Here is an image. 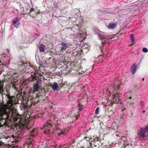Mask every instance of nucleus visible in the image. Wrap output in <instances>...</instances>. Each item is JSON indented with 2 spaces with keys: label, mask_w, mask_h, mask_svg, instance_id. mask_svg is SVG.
Masks as SVG:
<instances>
[{
  "label": "nucleus",
  "mask_w": 148,
  "mask_h": 148,
  "mask_svg": "<svg viewBox=\"0 0 148 148\" xmlns=\"http://www.w3.org/2000/svg\"><path fill=\"white\" fill-rule=\"evenodd\" d=\"M53 121L51 120H49L45 124L44 126V129L45 133L51 134L55 133V134L59 135L63 133V130L60 129L56 128L53 130L52 128Z\"/></svg>",
  "instance_id": "f257e3e1"
},
{
  "label": "nucleus",
  "mask_w": 148,
  "mask_h": 148,
  "mask_svg": "<svg viewBox=\"0 0 148 148\" xmlns=\"http://www.w3.org/2000/svg\"><path fill=\"white\" fill-rule=\"evenodd\" d=\"M0 111V129H3L10 126V120L8 119L7 113L5 112L3 109Z\"/></svg>",
  "instance_id": "f03ea898"
},
{
  "label": "nucleus",
  "mask_w": 148,
  "mask_h": 148,
  "mask_svg": "<svg viewBox=\"0 0 148 148\" xmlns=\"http://www.w3.org/2000/svg\"><path fill=\"white\" fill-rule=\"evenodd\" d=\"M8 100L7 102V104L5 105H2L0 106V111L2 109L5 111V112H6L7 115L8 116V119L10 120V108L13 105L14 103L13 99H14V97L11 96L9 95L7 96Z\"/></svg>",
  "instance_id": "7ed1b4c3"
},
{
  "label": "nucleus",
  "mask_w": 148,
  "mask_h": 148,
  "mask_svg": "<svg viewBox=\"0 0 148 148\" xmlns=\"http://www.w3.org/2000/svg\"><path fill=\"white\" fill-rule=\"evenodd\" d=\"M45 97L42 96H38L36 93L32 91L29 94V97L27 98V99H30L32 104H36L39 101H42L44 99Z\"/></svg>",
  "instance_id": "20e7f679"
},
{
  "label": "nucleus",
  "mask_w": 148,
  "mask_h": 148,
  "mask_svg": "<svg viewBox=\"0 0 148 148\" xmlns=\"http://www.w3.org/2000/svg\"><path fill=\"white\" fill-rule=\"evenodd\" d=\"M37 133V130L36 129L34 128L32 131L30 133V135L29 136V139L31 140L29 142V144H32L33 141V138L36 134Z\"/></svg>",
  "instance_id": "39448f33"
},
{
  "label": "nucleus",
  "mask_w": 148,
  "mask_h": 148,
  "mask_svg": "<svg viewBox=\"0 0 148 148\" xmlns=\"http://www.w3.org/2000/svg\"><path fill=\"white\" fill-rule=\"evenodd\" d=\"M65 85L66 86V84L65 83L62 84H60L59 86H58L56 82H54L53 84H51L50 85V86L52 87L53 90L54 91L56 90L58 88L60 89L63 87Z\"/></svg>",
  "instance_id": "423d86ee"
},
{
  "label": "nucleus",
  "mask_w": 148,
  "mask_h": 148,
  "mask_svg": "<svg viewBox=\"0 0 148 148\" xmlns=\"http://www.w3.org/2000/svg\"><path fill=\"white\" fill-rule=\"evenodd\" d=\"M12 113L11 117L14 121H17L18 119L20 120L21 116L18 113H17L16 112H12Z\"/></svg>",
  "instance_id": "0eeeda50"
},
{
  "label": "nucleus",
  "mask_w": 148,
  "mask_h": 148,
  "mask_svg": "<svg viewBox=\"0 0 148 148\" xmlns=\"http://www.w3.org/2000/svg\"><path fill=\"white\" fill-rule=\"evenodd\" d=\"M121 95V94L120 93H116V94H115L114 93V94L113 95V98L112 99L113 102L114 103H117L119 100V97Z\"/></svg>",
  "instance_id": "6e6552de"
},
{
  "label": "nucleus",
  "mask_w": 148,
  "mask_h": 148,
  "mask_svg": "<svg viewBox=\"0 0 148 148\" xmlns=\"http://www.w3.org/2000/svg\"><path fill=\"white\" fill-rule=\"evenodd\" d=\"M38 82H37L33 86L34 88V90H29L28 92V95L29 97V94L31 91H33L34 92H38V91L40 90V86H39V84L37 83Z\"/></svg>",
  "instance_id": "1a4fd4ad"
},
{
  "label": "nucleus",
  "mask_w": 148,
  "mask_h": 148,
  "mask_svg": "<svg viewBox=\"0 0 148 148\" xmlns=\"http://www.w3.org/2000/svg\"><path fill=\"white\" fill-rule=\"evenodd\" d=\"M60 45L61 49L60 51L61 52H63L65 51L67 47H68V44L62 42Z\"/></svg>",
  "instance_id": "9d476101"
},
{
  "label": "nucleus",
  "mask_w": 148,
  "mask_h": 148,
  "mask_svg": "<svg viewBox=\"0 0 148 148\" xmlns=\"http://www.w3.org/2000/svg\"><path fill=\"white\" fill-rule=\"evenodd\" d=\"M38 47L40 52H44L46 49L45 45L42 44H39Z\"/></svg>",
  "instance_id": "9b49d317"
},
{
  "label": "nucleus",
  "mask_w": 148,
  "mask_h": 148,
  "mask_svg": "<svg viewBox=\"0 0 148 148\" xmlns=\"http://www.w3.org/2000/svg\"><path fill=\"white\" fill-rule=\"evenodd\" d=\"M12 23L16 28H17L19 27L20 23L17 18H14L12 21Z\"/></svg>",
  "instance_id": "f8f14e48"
},
{
  "label": "nucleus",
  "mask_w": 148,
  "mask_h": 148,
  "mask_svg": "<svg viewBox=\"0 0 148 148\" xmlns=\"http://www.w3.org/2000/svg\"><path fill=\"white\" fill-rule=\"evenodd\" d=\"M99 141L97 139L93 140V141H91V145H93L92 147H99V143L98 142Z\"/></svg>",
  "instance_id": "ddd939ff"
},
{
  "label": "nucleus",
  "mask_w": 148,
  "mask_h": 148,
  "mask_svg": "<svg viewBox=\"0 0 148 148\" xmlns=\"http://www.w3.org/2000/svg\"><path fill=\"white\" fill-rule=\"evenodd\" d=\"M136 66L135 64H133L132 65L130 68V71L131 73L133 74H134L135 73L136 70Z\"/></svg>",
  "instance_id": "4468645a"
},
{
  "label": "nucleus",
  "mask_w": 148,
  "mask_h": 148,
  "mask_svg": "<svg viewBox=\"0 0 148 148\" xmlns=\"http://www.w3.org/2000/svg\"><path fill=\"white\" fill-rule=\"evenodd\" d=\"M141 130L140 131V136L143 138H147L148 137V135H146L145 131L141 128Z\"/></svg>",
  "instance_id": "2eb2a0df"
},
{
  "label": "nucleus",
  "mask_w": 148,
  "mask_h": 148,
  "mask_svg": "<svg viewBox=\"0 0 148 148\" xmlns=\"http://www.w3.org/2000/svg\"><path fill=\"white\" fill-rule=\"evenodd\" d=\"M91 146V143L90 142H87L82 147L84 148H92Z\"/></svg>",
  "instance_id": "dca6fc26"
},
{
  "label": "nucleus",
  "mask_w": 148,
  "mask_h": 148,
  "mask_svg": "<svg viewBox=\"0 0 148 148\" xmlns=\"http://www.w3.org/2000/svg\"><path fill=\"white\" fill-rule=\"evenodd\" d=\"M116 24V23H110L107 26V27L109 29H113L115 28Z\"/></svg>",
  "instance_id": "f3484780"
},
{
  "label": "nucleus",
  "mask_w": 148,
  "mask_h": 148,
  "mask_svg": "<svg viewBox=\"0 0 148 148\" xmlns=\"http://www.w3.org/2000/svg\"><path fill=\"white\" fill-rule=\"evenodd\" d=\"M78 109L79 111H81L84 108V106L80 102L79 103L78 105Z\"/></svg>",
  "instance_id": "a211bd4d"
},
{
  "label": "nucleus",
  "mask_w": 148,
  "mask_h": 148,
  "mask_svg": "<svg viewBox=\"0 0 148 148\" xmlns=\"http://www.w3.org/2000/svg\"><path fill=\"white\" fill-rule=\"evenodd\" d=\"M53 123H54L56 125H58L60 123V121L57 119L55 118L54 119V121Z\"/></svg>",
  "instance_id": "6ab92c4d"
},
{
  "label": "nucleus",
  "mask_w": 148,
  "mask_h": 148,
  "mask_svg": "<svg viewBox=\"0 0 148 148\" xmlns=\"http://www.w3.org/2000/svg\"><path fill=\"white\" fill-rule=\"evenodd\" d=\"M99 38L100 40L102 41H104V40L106 39V38L104 36L101 35H99Z\"/></svg>",
  "instance_id": "aec40b11"
},
{
  "label": "nucleus",
  "mask_w": 148,
  "mask_h": 148,
  "mask_svg": "<svg viewBox=\"0 0 148 148\" xmlns=\"http://www.w3.org/2000/svg\"><path fill=\"white\" fill-rule=\"evenodd\" d=\"M120 87L119 86V85H117L115 87L114 89L113 90V92H114L115 91L116 93H117V90H119L120 89Z\"/></svg>",
  "instance_id": "412c9836"
},
{
  "label": "nucleus",
  "mask_w": 148,
  "mask_h": 148,
  "mask_svg": "<svg viewBox=\"0 0 148 148\" xmlns=\"http://www.w3.org/2000/svg\"><path fill=\"white\" fill-rule=\"evenodd\" d=\"M73 28L76 29L77 30H79V26L77 25H75L73 27Z\"/></svg>",
  "instance_id": "4be33fe9"
},
{
  "label": "nucleus",
  "mask_w": 148,
  "mask_h": 148,
  "mask_svg": "<svg viewBox=\"0 0 148 148\" xmlns=\"http://www.w3.org/2000/svg\"><path fill=\"white\" fill-rule=\"evenodd\" d=\"M130 37L131 38V41L133 43L135 39L133 35V34H131V35Z\"/></svg>",
  "instance_id": "5701e85b"
},
{
  "label": "nucleus",
  "mask_w": 148,
  "mask_h": 148,
  "mask_svg": "<svg viewBox=\"0 0 148 148\" xmlns=\"http://www.w3.org/2000/svg\"><path fill=\"white\" fill-rule=\"evenodd\" d=\"M99 107H97L95 110V113L96 114H98L99 113Z\"/></svg>",
  "instance_id": "b1692460"
},
{
  "label": "nucleus",
  "mask_w": 148,
  "mask_h": 148,
  "mask_svg": "<svg viewBox=\"0 0 148 148\" xmlns=\"http://www.w3.org/2000/svg\"><path fill=\"white\" fill-rule=\"evenodd\" d=\"M142 51L145 53H147L148 52V50L146 48L144 47L142 49Z\"/></svg>",
  "instance_id": "393cba45"
},
{
  "label": "nucleus",
  "mask_w": 148,
  "mask_h": 148,
  "mask_svg": "<svg viewBox=\"0 0 148 148\" xmlns=\"http://www.w3.org/2000/svg\"><path fill=\"white\" fill-rule=\"evenodd\" d=\"M133 90H134L135 92L136 91L138 90V87L137 86H135L133 88Z\"/></svg>",
  "instance_id": "a878e982"
},
{
  "label": "nucleus",
  "mask_w": 148,
  "mask_h": 148,
  "mask_svg": "<svg viewBox=\"0 0 148 148\" xmlns=\"http://www.w3.org/2000/svg\"><path fill=\"white\" fill-rule=\"evenodd\" d=\"M145 130H147V131L148 132V124H147L146 125L145 128Z\"/></svg>",
  "instance_id": "bb28decb"
},
{
  "label": "nucleus",
  "mask_w": 148,
  "mask_h": 148,
  "mask_svg": "<svg viewBox=\"0 0 148 148\" xmlns=\"http://www.w3.org/2000/svg\"><path fill=\"white\" fill-rule=\"evenodd\" d=\"M34 10V8H32L30 9V13H31V12H32Z\"/></svg>",
  "instance_id": "cd10ccee"
},
{
  "label": "nucleus",
  "mask_w": 148,
  "mask_h": 148,
  "mask_svg": "<svg viewBox=\"0 0 148 148\" xmlns=\"http://www.w3.org/2000/svg\"><path fill=\"white\" fill-rule=\"evenodd\" d=\"M2 145V143L0 141V148H2L3 147Z\"/></svg>",
  "instance_id": "c85d7f7f"
},
{
  "label": "nucleus",
  "mask_w": 148,
  "mask_h": 148,
  "mask_svg": "<svg viewBox=\"0 0 148 148\" xmlns=\"http://www.w3.org/2000/svg\"><path fill=\"white\" fill-rule=\"evenodd\" d=\"M24 109H26L27 108V106H25V105H24Z\"/></svg>",
  "instance_id": "c756f323"
},
{
  "label": "nucleus",
  "mask_w": 148,
  "mask_h": 148,
  "mask_svg": "<svg viewBox=\"0 0 148 148\" xmlns=\"http://www.w3.org/2000/svg\"><path fill=\"white\" fill-rule=\"evenodd\" d=\"M75 120H76L77 119H78V117L76 116H75Z\"/></svg>",
  "instance_id": "7c9ffc66"
},
{
  "label": "nucleus",
  "mask_w": 148,
  "mask_h": 148,
  "mask_svg": "<svg viewBox=\"0 0 148 148\" xmlns=\"http://www.w3.org/2000/svg\"><path fill=\"white\" fill-rule=\"evenodd\" d=\"M22 100H23V101H24L25 98H24V97H22Z\"/></svg>",
  "instance_id": "2f4dec72"
},
{
  "label": "nucleus",
  "mask_w": 148,
  "mask_h": 148,
  "mask_svg": "<svg viewBox=\"0 0 148 148\" xmlns=\"http://www.w3.org/2000/svg\"><path fill=\"white\" fill-rule=\"evenodd\" d=\"M22 64H21V65L20 64V65H21L22 66H23V65H24V64H25V62H24V63L23 62V63H22Z\"/></svg>",
  "instance_id": "473e14b6"
},
{
  "label": "nucleus",
  "mask_w": 148,
  "mask_h": 148,
  "mask_svg": "<svg viewBox=\"0 0 148 148\" xmlns=\"http://www.w3.org/2000/svg\"><path fill=\"white\" fill-rule=\"evenodd\" d=\"M134 103H133V102H130V105H131V104H133Z\"/></svg>",
  "instance_id": "72a5a7b5"
},
{
  "label": "nucleus",
  "mask_w": 148,
  "mask_h": 148,
  "mask_svg": "<svg viewBox=\"0 0 148 148\" xmlns=\"http://www.w3.org/2000/svg\"><path fill=\"white\" fill-rule=\"evenodd\" d=\"M0 87H2V84H0Z\"/></svg>",
  "instance_id": "f704fd0d"
},
{
  "label": "nucleus",
  "mask_w": 148,
  "mask_h": 148,
  "mask_svg": "<svg viewBox=\"0 0 148 148\" xmlns=\"http://www.w3.org/2000/svg\"><path fill=\"white\" fill-rule=\"evenodd\" d=\"M131 98H132V97H130L129 98V99H131Z\"/></svg>",
  "instance_id": "c9c22d12"
},
{
  "label": "nucleus",
  "mask_w": 148,
  "mask_h": 148,
  "mask_svg": "<svg viewBox=\"0 0 148 148\" xmlns=\"http://www.w3.org/2000/svg\"><path fill=\"white\" fill-rule=\"evenodd\" d=\"M145 112V110H144V111H143V113H144Z\"/></svg>",
  "instance_id": "e433bc0d"
},
{
  "label": "nucleus",
  "mask_w": 148,
  "mask_h": 148,
  "mask_svg": "<svg viewBox=\"0 0 148 148\" xmlns=\"http://www.w3.org/2000/svg\"><path fill=\"white\" fill-rule=\"evenodd\" d=\"M144 80V78H143V79H142V80Z\"/></svg>",
  "instance_id": "4c0bfd02"
},
{
  "label": "nucleus",
  "mask_w": 148,
  "mask_h": 148,
  "mask_svg": "<svg viewBox=\"0 0 148 148\" xmlns=\"http://www.w3.org/2000/svg\"><path fill=\"white\" fill-rule=\"evenodd\" d=\"M80 148H84L83 147H81Z\"/></svg>",
  "instance_id": "58836bf2"
},
{
  "label": "nucleus",
  "mask_w": 148,
  "mask_h": 148,
  "mask_svg": "<svg viewBox=\"0 0 148 148\" xmlns=\"http://www.w3.org/2000/svg\"><path fill=\"white\" fill-rule=\"evenodd\" d=\"M0 63H1V61L0 60Z\"/></svg>",
  "instance_id": "ea45409f"
},
{
  "label": "nucleus",
  "mask_w": 148,
  "mask_h": 148,
  "mask_svg": "<svg viewBox=\"0 0 148 148\" xmlns=\"http://www.w3.org/2000/svg\"><path fill=\"white\" fill-rule=\"evenodd\" d=\"M26 99H27V98H25V101L26 100Z\"/></svg>",
  "instance_id": "a19ab883"
}]
</instances>
